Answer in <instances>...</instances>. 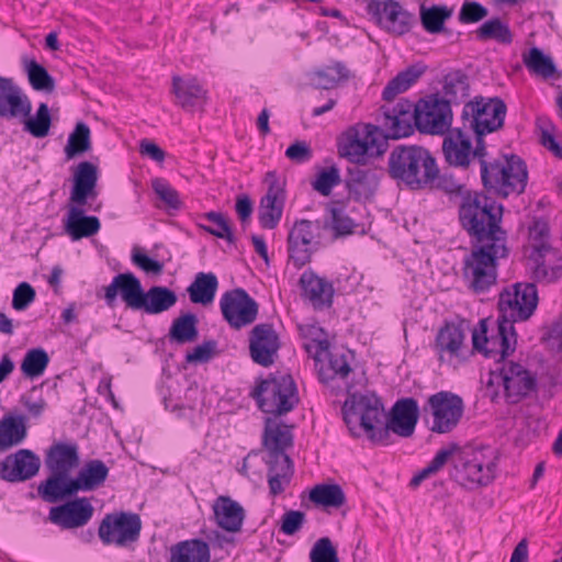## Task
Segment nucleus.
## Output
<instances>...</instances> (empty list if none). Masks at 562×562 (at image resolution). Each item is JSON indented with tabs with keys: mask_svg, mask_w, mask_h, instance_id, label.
Returning <instances> with one entry per match:
<instances>
[{
	"mask_svg": "<svg viewBox=\"0 0 562 562\" xmlns=\"http://www.w3.org/2000/svg\"><path fill=\"white\" fill-rule=\"evenodd\" d=\"M448 462L453 463L456 481L472 488L493 481L497 456L490 447L461 449L456 443H450L438 450L431 461L412 477L411 486L416 487L426 479L436 475Z\"/></svg>",
	"mask_w": 562,
	"mask_h": 562,
	"instance_id": "obj_1",
	"label": "nucleus"
},
{
	"mask_svg": "<svg viewBox=\"0 0 562 562\" xmlns=\"http://www.w3.org/2000/svg\"><path fill=\"white\" fill-rule=\"evenodd\" d=\"M502 217L503 206L482 192H469L461 199L460 223L477 243L496 238L506 241V234L499 226Z\"/></svg>",
	"mask_w": 562,
	"mask_h": 562,
	"instance_id": "obj_2",
	"label": "nucleus"
},
{
	"mask_svg": "<svg viewBox=\"0 0 562 562\" xmlns=\"http://www.w3.org/2000/svg\"><path fill=\"white\" fill-rule=\"evenodd\" d=\"M537 389V375L525 364L513 360L499 362L491 370L484 393L492 402L517 404Z\"/></svg>",
	"mask_w": 562,
	"mask_h": 562,
	"instance_id": "obj_3",
	"label": "nucleus"
},
{
	"mask_svg": "<svg viewBox=\"0 0 562 562\" xmlns=\"http://www.w3.org/2000/svg\"><path fill=\"white\" fill-rule=\"evenodd\" d=\"M342 414L352 436L366 435L373 443L387 445V429L383 428L384 407L374 394H350L345 401Z\"/></svg>",
	"mask_w": 562,
	"mask_h": 562,
	"instance_id": "obj_4",
	"label": "nucleus"
},
{
	"mask_svg": "<svg viewBox=\"0 0 562 562\" xmlns=\"http://www.w3.org/2000/svg\"><path fill=\"white\" fill-rule=\"evenodd\" d=\"M391 177L411 189H422L436 180L439 169L429 150L419 146H398L389 157Z\"/></svg>",
	"mask_w": 562,
	"mask_h": 562,
	"instance_id": "obj_5",
	"label": "nucleus"
},
{
	"mask_svg": "<svg viewBox=\"0 0 562 562\" xmlns=\"http://www.w3.org/2000/svg\"><path fill=\"white\" fill-rule=\"evenodd\" d=\"M508 254L506 241H481L472 248L464 259L463 276L469 288L475 293H483L496 283L497 262Z\"/></svg>",
	"mask_w": 562,
	"mask_h": 562,
	"instance_id": "obj_6",
	"label": "nucleus"
},
{
	"mask_svg": "<svg viewBox=\"0 0 562 562\" xmlns=\"http://www.w3.org/2000/svg\"><path fill=\"white\" fill-rule=\"evenodd\" d=\"M481 177L485 188L508 196L524 192L528 172L525 162L516 155L503 156L492 162L482 160Z\"/></svg>",
	"mask_w": 562,
	"mask_h": 562,
	"instance_id": "obj_7",
	"label": "nucleus"
},
{
	"mask_svg": "<svg viewBox=\"0 0 562 562\" xmlns=\"http://www.w3.org/2000/svg\"><path fill=\"white\" fill-rule=\"evenodd\" d=\"M473 349L485 358L494 359L497 364L507 361L517 347V334L510 322L497 319L495 328L488 330L487 321H480L479 327L472 333Z\"/></svg>",
	"mask_w": 562,
	"mask_h": 562,
	"instance_id": "obj_8",
	"label": "nucleus"
},
{
	"mask_svg": "<svg viewBox=\"0 0 562 562\" xmlns=\"http://www.w3.org/2000/svg\"><path fill=\"white\" fill-rule=\"evenodd\" d=\"M384 150L383 134L372 124L358 123L342 133L338 140L340 156L353 164H363L367 157L379 156Z\"/></svg>",
	"mask_w": 562,
	"mask_h": 562,
	"instance_id": "obj_9",
	"label": "nucleus"
},
{
	"mask_svg": "<svg viewBox=\"0 0 562 562\" xmlns=\"http://www.w3.org/2000/svg\"><path fill=\"white\" fill-rule=\"evenodd\" d=\"M258 407L266 414L282 415L299 402L297 391L290 375L262 380L251 392Z\"/></svg>",
	"mask_w": 562,
	"mask_h": 562,
	"instance_id": "obj_10",
	"label": "nucleus"
},
{
	"mask_svg": "<svg viewBox=\"0 0 562 562\" xmlns=\"http://www.w3.org/2000/svg\"><path fill=\"white\" fill-rule=\"evenodd\" d=\"M505 115L506 105L502 100L475 98L464 104L461 117L463 128L473 132L475 138L483 139L503 126Z\"/></svg>",
	"mask_w": 562,
	"mask_h": 562,
	"instance_id": "obj_11",
	"label": "nucleus"
},
{
	"mask_svg": "<svg viewBox=\"0 0 562 562\" xmlns=\"http://www.w3.org/2000/svg\"><path fill=\"white\" fill-rule=\"evenodd\" d=\"M538 305L537 288L532 283L517 282L504 289L499 294V318L510 322L527 321Z\"/></svg>",
	"mask_w": 562,
	"mask_h": 562,
	"instance_id": "obj_12",
	"label": "nucleus"
},
{
	"mask_svg": "<svg viewBox=\"0 0 562 562\" xmlns=\"http://www.w3.org/2000/svg\"><path fill=\"white\" fill-rule=\"evenodd\" d=\"M142 521L133 513H112L104 516L100 522L98 535L105 546L126 547L135 542L140 533Z\"/></svg>",
	"mask_w": 562,
	"mask_h": 562,
	"instance_id": "obj_13",
	"label": "nucleus"
},
{
	"mask_svg": "<svg viewBox=\"0 0 562 562\" xmlns=\"http://www.w3.org/2000/svg\"><path fill=\"white\" fill-rule=\"evenodd\" d=\"M415 125L420 132L445 134L452 123V111L449 102L436 94L428 95L413 104Z\"/></svg>",
	"mask_w": 562,
	"mask_h": 562,
	"instance_id": "obj_14",
	"label": "nucleus"
},
{
	"mask_svg": "<svg viewBox=\"0 0 562 562\" xmlns=\"http://www.w3.org/2000/svg\"><path fill=\"white\" fill-rule=\"evenodd\" d=\"M469 132L462 127L451 130L446 135L442 151L449 165L465 168L472 158H477L482 165V160L486 157L484 139L475 138V147H473Z\"/></svg>",
	"mask_w": 562,
	"mask_h": 562,
	"instance_id": "obj_15",
	"label": "nucleus"
},
{
	"mask_svg": "<svg viewBox=\"0 0 562 562\" xmlns=\"http://www.w3.org/2000/svg\"><path fill=\"white\" fill-rule=\"evenodd\" d=\"M223 318L234 329L252 324L258 315V303L244 290L234 289L225 292L220 299Z\"/></svg>",
	"mask_w": 562,
	"mask_h": 562,
	"instance_id": "obj_16",
	"label": "nucleus"
},
{
	"mask_svg": "<svg viewBox=\"0 0 562 562\" xmlns=\"http://www.w3.org/2000/svg\"><path fill=\"white\" fill-rule=\"evenodd\" d=\"M367 9L381 29L394 35L409 32L414 23L413 14L395 0H371Z\"/></svg>",
	"mask_w": 562,
	"mask_h": 562,
	"instance_id": "obj_17",
	"label": "nucleus"
},
{
	"mask_svg": "<svg viewBox=\"0 0 562 562\" xmlns=\"http://www.w3.org/2000/svg\"><path fill=\"white\" fill-rule=\"evenodd\" d=\"M267 193L261 198L258 209V220L261 227L273 229L281 221L285 191L284 181L273 171L266 175Z\"/></svg>",
	"mask_w": 562,
	"mask_h": 562,
	"instance_id": "obj_18",
	"label": "nucleus"
},
{
	"mask_svg": "<svg viewBox=\"0 0 562 562\" xmlns=\"http://www.w3.org/2000/svg\"><path fill=\"white\" fill-rule=\"evenodd\" d=\"M428 404L432 414V431L445 434L458 425L463 413V402L458 395L439 392L429 397Z\"/></svg>",
	"mask_w": 562,
	"mask_h": 562,
	"instance_id": "obj_19",
	"label": "nucleus"
},
{
	"mask_svg": "<svg viewBox=\"0 0 562 562\" xmlns=\"http://www.w3.org/2000/svg\"><path fill=\"white\" fill-rule=\"evenodd\" d=\"M316 225L307 220L294 223L288 235L289 260L296 267L302 268L310 262L315 239Z\"/></svg>",
	"mask_w": 562,
	"mask_h": 562,
	"instance_id": "obj_20",
	"label": "nucleus"
},
{
	"mask_svg": "<svg viewBox=\"0 0 562 562\" xmlns=\"http://www.w3.org/2000/svg\"><path fill=\"white\" fill-rule=\"evenodd\" d=\"M280 348L279 336L270 324H258L249 334V352L254 362L269 367Z\"/></svg>",
	"mask_w": 562,
	"mask_h": 562,
	"instance_id": "obj_21",
	"label": "nucleus"
},
{
	"mask_svg": "<svg viewBox=\"0 0 562 562\" xmlns=\"http://www.w3.org/2000/svg\"><path fill=\"white\" fill-rule=\"evenodd\" d=\"M353 356L349 350L329 347L313 357L318 376L322 382L328 383L335 379H346L351 372Z\"/></svg>",
	"mask_w": 562,
	"mask_h": 562,
	"instance_id": "obj_22",
	"label": "nucleus"
},
{
	"mask_svg": "<svg viewBox=\"0 0 562 562\" xmlns=\"http://www.w3.org/2000/svg\"><path fill=\"white\" fill-rule=\"evenodd\" d=\"M119 293L127 307L139 310L144 291L140 281L133 273H119L104 288V300L108 306L112 307L114 305Z\"/></svg>",
	"mask_w": 562,
	"mask_h": 562,
	"instance_id": "obj_23",
	"label": "nucleus"
},
{
	"mask_svg": "<svg viewBox=\"0 0 562 562\" xmlns=\"http://www.w3.org/2000/svg\"><path fill=\"white\" fill-rule=\"evenodd\" d=\"M413 122L415 114L413 103L408 100H400L392 108H383V127L385 135L383 137L401 138L406 137L413 132Z\"/></svg>",
	"mask_w": 562,
	"mask_h": 562,
	"instance_id": "obj_24",
	"label": "nucleus"
},
{
	"mask_svg": "<svg viewBox=\"0 0 562 562\" xmlns=\"http://www.w3.org/2000/svg\"><path fill=\"white\" fill-rule=\"evenodd\" d=\"M41 467V459L29 449H20L1 462V475L9 482H23L35 476Z\"/></svg>",
	"mask_w": 562,
	"mask_h": 562,
	"instance_id": "obj_25",
	"label": "nucleus"
},
{
	"mask_svg": "<svg viewBox=\"0 0 562 562\" xmlns=\"http://www.w3.org/2000/svg\"><path fill=\"white\" fill-rule=\"evenodd\" d=\"M93 515V507L87 498H77L49 510V519L65 529L85 526Z\"/></svg>",
	"mask_w": 562,
	"mask_h": 562,
	"instance_id": "obj_26",
	"label": "nucleus"
},
{
	"mask_svg": "<svg viewBox=\"0 0 562 562\" xmlns=\"http://www.w3.org/2000/svg\"><path fill=\"white\" fill-rule=\"evenodd\" d=\"M418 420V405L413 398H402L397 401L391 412L386 423L383 422V428L387 429V439L390 431L401 436L409 437ZM390 440H387V443Z\"/></svg>",
	"mask_w": 562,
	"mask_h": 562,
	"instance_id": "obj_27",
	"label": "nucleus"
},
{
	"mask_svg": "<svg viewBox=\"0 0 562 562\" xmlns=\"http://www.w3.org/2000/svg\"><path fill=\"white\" fill-rule=\"evenodd\" d=\"M214 522L222 530L237 533L241 530L246 512L244 507L229 496L221 495L212 504Z\"/></svg>",
	"mask_w": 562,
	"mask_h": 562,
	"instance_id": "obj_28",
	"label": "nucleus"
},
{
	"mask_svg": "<svg viewBox=\"0 0 562 562\" xmlns=\"http://www.w3.org/2000/svg\"><path fill=\"white\" fill-rule=\"evenodd\" d=\"M465 333L461 324L447 323L437 334L436 349L441 361H460L463 357Z\"/></svg>",
	"mask_w": 562,
	"mask_h": 562,
	"instance_id": "obj_29",
	"label": "nucleus"
},
{
	"mask_svg": "<svg viewBox=\"0 0 562 562\" xmlns=\"http://www.w3.org/2000/svg\"><path fill=\"white\" fill-rule=\"evenodd\" d=\"M32 106L29 98L11 79L0 77V115L3 117L29 116Z\"/></svg>",
	"mask_w": 562,
	"mask_h": 562,
	"instance_id": "obj_30",
	"label": "nucleus"
},
{
	"mask_svg": "<svg viewBox=\"0 0 562 562\" xmlns=\"http://www.w3.org/2000/svg\"><path fill=\"white\" fill-rule=\"evenodd\" d=\"M302 295L314 308L330 306L334 296V288L330 282L319 278L313 271H305L300 278Z\"/></svg>",
	"mask_w": 562,
	"mask_h": 562,
	"instance_id": "obj_31",
	"label": "nucleus"
},
{
	"mask_svg": "<svg viewBox=\"0 0 562 562\" xmlns=\"http://www.w3.org/2000/svg\"><path fill=\"white\" fill-rule=\"evenodd\" d=\"M172 93L176 104L184 110H192L205 103L207 90L195 77H172Z\"/></svg>",
	"mask_w": 562,
	"mask_h": 562,
	"instance_id": "obj_32",
	"label": "nucleus"
},
{
	"mask_svg": "<svg viewBox=\"0 0 562 562\" xmlns=\"http://www.w3.org/2000/svg\"><path fill=\"white\" fill-rule=\"evenodd\" d=\"M98 181L97 167L89 162H80L74 173V187L70 193V201L77 205H85L88 198L95 195Z\"/></svg>",
	"mask_w": 562,
	"mask_h": 562,
	"instance_id": "obj_33",
	"label": "nucleus"
},
{
	"mask_svg": "<svg viewBox=\"0 0 562 562\" xmlns=\"http://www.w3.org/2000/svg\"><path fill=\"white\" fill-rule=\"evenodd\" d=\"M101 224L97 216L85 215L80 205H71L64 220L65 232L72 240L91 237L100 231Z\"/></svg>",
	"mask_w": 562,
	"mask_h": 562,
	"instance_id": "obj_34",
	"label": "nucleus"
},
{
	"mask_svg": "<svg viewBox=\"0 0 562 562\" xmlns=\"http://www.w3.org/2000/svg\"><path fill=\"white\" fill-rule=\"evenodd\" d=\"M37 492L48 503H56L78 493L75 477L56 472H50V475L40 484Z\"/></svg>",
	"mask_w": 562,
	"mask_h": 562,
	"instance_id": "obj_35",
	"label": "nucleus"
},
{
	"mask_svg": "<svg viewBox=\"0 0 562 562\" xmlns=\"http://www.w3.org/2000/svg\"><path fill=\"white\" fill-rule=\"evenodd\" d=\"M45 463L50 472L70 474L79 464L77 445L63 442L53 445L47 452Z\"/></svg>",
	"mask_w": 562,
	"mask_h": 562,
	"instance_id": "obj_36",
	"label": "nucleus"
},
{
	"mask_svg": "<svg viewBox=\"0 0 562 562\" xmlns=\"http://www.w3.org/2000/svg\"><path fill=\"white\" fill-rule=\"evenodd\" d=\"M522 63L527 70L543 80L559 79L560 72L551 56L546 55L540 48L531 47L522 54Z\"/></svg>",
	"mask_w": 562,
	"mask_h": 562,
	"instance_id": "obj_37",
	"label": "nucleus"
},
{
	"mask_svg": "<svg viewBox=\"0 0 562 562\" xmlns=\"http://www.w3.org/2000/svg\"><path fill=\"white\" fill-rule=\"evenodd\" d=\"M210 546L201 539L180 541L170 549L169 562H210Z\"/></svg>",
	"mask_w": 562,
	"mask_h": 562,
	"instance_id": "obj_38",
	"label": "nucleus"
},
{
	"mask_svg": "<svg viewBox=\"0 0 562 562\" xmlns=\"http://www.w3.org/2000/svg\"><path fill=\"white\" fill-rule=\"evenodd\" d=\"M26 418L21 414H8L0 420V449L20 445L27 435Z\"/></svg>",
	"mask_w": 562,
	"mask_h": 562,
	"instance_id": "obj_39",
	"label": "nucleus"
},
{
	"mask_svg": "<svg viewBox=\"0 0 562 562\" xmlns=\"http://www.w3.org/2000/svg\"><path fill=\"white\" fill-rule=\"evenodd\" d=\"M217 289L218 280L213 272H198L187 291L192 303L205 306L214 301Z\"/></svg>",
	"mask_w": 562,
	"mask_h": 562,
	"instance_id": "obj_40",
	"label": "nucleus"
},
{
	"mask_svg": "<svg viewBox=\"0 0 562 562\" xmlns=\"http://www.w3.org/2000/svg\"><path fill=\"white\" fill-rule=\"evenodd\" d=\"M109 469L101 460L88 461L75 477V484L78 492L94 491L106 480Z\"/></svg>",
	"mask_w": 562,
	"mask_h": 562,
	"instance_id": "obj_41",
	"label": "nucleus"
},
{
	"mask_svg": "<svg viewBox=\"0 0 562 562\" xmlns=\"http://www.w3.org/2000/svg\"><path fill=\"white\" fill-rule=\"evenodd\" d=\"M263 443L270 452V460L276 461V456L284 453V450L292 445L290 428L278 424L276 420L267 419Z\"/></svg>",
	"mask_w": 562,
	"mask_h": 562,
	"instance_id": "obj_42",
	"label": "nucleus"
},
{
	"mask_svg": "<svg viewBox=\"0 0 562 562\" xmlns=\"http://www.w3.org/2000/svg\"><path fill=\"white\" fill-rule=\"evenodd\" d=\"M177 303L176 293L165 286L155 285L144 292L139 310L147 314H160Z\"/></svg>",
	"mask_w": 562,
	"mask_h": 562,
	"instance_id": "obj_43",
	"label": "nucleus"
},
{
	"mask_svg": "<svg viewBox=\"0 0 562 562\" xmlns=\"http://www.w3.org/2000/svg\"><path fill=\"white\" fill-rule=\"evenodd\" d=\"M350 70L341 61H333L331 64L317 68L311 74V80L316 88L331 89L340 82L350 78Z\"/></svg>",
	"mask_w": 562,
	"mask_h": 562,
	"instance_id": "obj_44",
	"label": "nucleus"
},
{
	"mask_svg": "<svg viewBox=\"0 0 562 562\" xmlns=\"http://www.w3.org/2000/svg\"><path fill=\"white\" fill-rule=\"evenodd\" d=\"M268 484L272 495L281 494L290 483L292 475V462L288 454L279 453L276 461L270 460Z\"/></svg>",
	"mask_w": 562,
	"mask_h": 562,
	"instance_id": "obj_45",
	"label": "nucleus"
},
{
	"mask_svg": "<svg viewBox=\"0 0 562 562\" xmlns=\"http://www.w3.org/2000/svg\"><path fill=\"white\" fill-rule=\"evenodd\" d=\"M423 65H413L398 72L384 88L383 99L393 100L397 94L408 90L425 72Z\"/></svg>",
	"mask_w": 562,
	"mask_h": 562,
	"instance_id": "obj_46",
	"label": "nucleus"
},
{
	"mask_svg": "<svg viewBox=\"0 0 562 562\" xmlns=\"http://www.w3.org/2000/svg\"><path fill=\"white\" fill-rule=\"evenodd\" d=\"M310 501L324 508H340L346 495L338 484H317L310 491Z\"/></svg>",
	"mask_w": 562,
	"mask_h": 562,
	"instance_id": "obj_47",
	"label": "nucleus"
},
{
	"mask_svg": "<svg viewBox=\"0 0 562 562\" xmlns=\"http://www.w3.org/2000/svg\"><path fill=\"white\" fill-rule=\"evenodd\" d=\"M469 79L460 70H454L447 74L443 78L442 93L443 101L451 103H460L469 95Z\"/></svg>",
	"mask_w": 562,
	"mask_h": 562,
	"instance_id": "obj_48",
	"label": "nucleus"
},
{
	"mask_svg": "<svg viewBox=\"0 0 562 562\" xmlns=\"http://www.w3.org/2000/svg\"><path fill=\"white\" fill-rule=\"evenodd\" d=\"M301 335L304 337L306 351L314 357L329 347L327 334L316 323L307 322L299 325Z\"/></svg>",
	"mask_w": 562,
	"mask_h": 562,
	"instance_id": "obj_49",
	"label": "nucleus"
},
{
	"mask_svg": "<svg viewBox=\"0 0 562 562\" xmlns=\"http://www.w3.org/2000/svg\"><path fill=\"white\" fill-rule=\"evenodd\" d=\"M196 316L188 313L179 316L172 322L169 330L171 340L178 344L192 342L198 338Z\"/></svg>",
	"mask_w": 562,
	"mask_h": 562,
	"instance_id": "obj_50",
	"label": "nucleus"
},
{
	"mask_svg": "<svg viewBox=\"0 0 562 562\" xmlns=\"http://www.w3.org/2000/svg\"><path fill=\"white\" fill-rule=\"evenodd\" d=\"M49 362L47 352L42 348L29 350L21 363L22 373L29 379L41 376Z\"/></svg>",
	"mask_w": 562,
	"mask_h": 562,
	"instance_id": "obj_51",
	"label": "nucleus"
},
{
	"mask_svg": "<svg viewBox=\"0 0 562 562\" xmlns=\"http://www.w3.org/2000/svg\"><path fill=\"white\" fill-rule=\"evenodd\" d=\"M89 149L90 128L85 123H78L75 130L70 133L67 145L65 146L66 157L67 159H72L75 156Z\"/></svg>",
	"mask_w": 562,
	"mask_h": 562,
	"instance_id": "obj_52",
	"label": "nucleus"
},
{
	"mask_svg": "<svg viewBox=\"0 0 562 562\" xmlns=\"http://www.w3.org/2000/svg\"><path fill=\"white\" fill-rule=\"evenodd\" d=\"M476 34L481 40H495L503 44H509L513 41L509 26L499 19H492L484 22L476 31Z\"/></svg>",
	"mask_w": 562,
	"mask_h": 562,
	"instance_id": "obj_53",
	"label": "nucleus"
},
{
	"mask_svg": "<svg viewBox=\"0 0 562 562\" xmlns=\"http://www.w3.org/2000/svg\"><path fill=\"white\" fill-rule=\"evenodd\" d=\"M24 122V130L32 136L42 138L45 137L50 128L52 119L49 109L46 103H41L34 116H26Z\"/></svg>",
	"mask_w": 562,
	"mask_h": 562,
	"instance_id": "obj_54",
	"label": "nucleus"
},
{
	"mask_svg": "<svg viewBox=\"0 0 562 562\" xmlns=\"http://www.w3.org/2000/svg\"><path fill=\"white\" fill-rule=\"evenodd\" d=\"M451 15L447 7L422 8L420 20L425 30L429 33H438L442 30L445 21Z\"/></svg>",
	"mask_w": 562,
	"mask_h": 562,
	"instance_id": "obj_55",
	"label": "nucleus"
},
{
	"mask_svg": "<svg viewBox=\"0 0 562 562\" xmlns=\"http://www.w3.org/2000/svg\"><path fill=\"white\" fill-rule=\"evenodd\" d=\"M27 77L31 86L38 91H53L54 79L47 70L35 60H31L26 65Z\"/></svg>",
	"mask_w": 562,
	"mask_h": 562,
	"instance_id": "obj_56",
	"label": "nucleus"
},
{
	"mask_svg": "<svg viewBox=\"0 0 562 562\" xmlns=\"http://www.w3.org/2000/svg\"><path fill=\"white\" fill-rule=\"evenodd\" d=\"M151 187L156 195L164 203L165 209L179 210L182 206L178 192L165 179H154Z\"/></svg>",
	"mask_w": 562,
	"mask_h": 562,
	"instance_id": "obj_57",
	"label": "nucleus"
},
{
	"mask_svg": "<svg viewBox=\"0 0 562 562\" xmlns=\"http://www.w3.org/2000/svg\"><path fill=\"white\" fill-rule=\"evenodd\" d=\"M330 225L336 235H349L353 233L356 224L346 211V206L340 203H334L330 207Z\"/></svg>",
	"mask_w": 562,
	"mask_h": 562,
	"instance_id": "obj_58",
	"label": "nucleus"
},
{
	"mask_svg": "<svg viewBox=\"0 0 562 562\" xmlns=\"http://www.w3.org/2000/svg\"><path fill=\"white\" fill-rule=\"evenodd\" d=\"M349 183L355 190L372 191L378 186L374 170L359 166L349 169Z\"/></svg>",
	"mask_w": 562,
	"mask_h": 562,
	"instance_id": "obj_59",
	"label": "nucleus"
},
{
	"mask_svg": "<svg viewBox=\"0 0 562 562\" xmlns=\"http://www.w3.org/2000/svg\"><path fill=\"white\" fill-rule=\"evenodd\" d=\"M340 182L339 171L336 167L323 169L312 182L313 189L324 196H328L334 187Z\"/></svg>",
	"mask_w": 562,
	"mask_h": 562,
	"instance_id": "obj_60",
	"label": "nucleus"
},
{
	"mask_svg": "<svg viewBox=\"0 0 562 562\" xmlns=\"http://www.w3.org/2000/svg\"><path fill=\"white\" fill-rule=\"evenodd\" d=\"M533 278L540 282H553L562 274V263H550V260L543 258L542 261L535 259V267L532 268Z\"/></svg>",
	"mask_w": 562,
	"mask_h": 562,
	"instance_id": "obj_61",
	"label": "nucleus"
},
{
	"mask_svg": "<svg viewBox=\"0 0 562 562\" xmlns=\"http://www.w3.org/2000/svg\"><path fill=\"white\" fill-rule=\"evenodd\" d=\"M311 562H339L337 551L328 538H321L310 552Z\"/></svg>",
	"mask_w": 562,
	"mask_h": 562,
	"instance_id": "obj_62",
	"label": "nucleus"
},
{
	"mask_svg": "<svg viewBox=\"0 0 562 562\" xmlns=\"http://www.w3.org/2000/svg\"><path fill=\"white\" fill-rule=\"evenodd\" d=\"M539 127L541 131V144L562 159V138L555 137V127L547 120H541Z\"/></svg>",
	"mask_w": 562,
	"mask_h": 562,
	"instance_id": "obj_63",
	"label": "nucleus"
},
{
	"mask_svg": "<svg viewBox=\"0 0 562 562\" xmlns=\"http://www.w3.org/2000/svg\"><path fill=\"white\" fill-rule=\"evenodd\" d=\"M205 217L214 224L213 227H204L206 232L218 238L233 241L232 228L229 226L228 221L223 214L216 212H209L205 214Z\"/></svg>",
	"mask_w": 562,
	"mask_h": 562,
	"instance_id": "obj_64",
	"label": "nucleus"
}]
</instances>
